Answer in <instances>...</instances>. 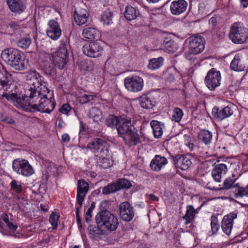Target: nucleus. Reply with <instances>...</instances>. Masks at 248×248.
I'll use <instances>...</instances> for the list:
<instances>
[{"label":"nucleus","instance_id":"1","mask_svg":"<svg viewBox=\"0 0 248 248\" xmlns=\"http://www.w3.org/2000/svg\"><path fill=\"white\" fill-rule=\"evenodd\" d=\"M16 87L12 75L0 64V97H5L12 102L17 108L26 111L33 112V98L30 96V88L25 96L21 97L13 90Z\"/></svg>","mask_w":248,"mask_h":248},{"label":"nucleus","instance_id":"2","mask_svg":"<svg viewBox=\"0 0 248 248\" xmlns=\"http://www.w3.org/2000/svg\"><path fill=\"white\" fill-rule=\"evenodd\" d=\"M16 87L12 75L0 64V97H5L12 102L17 108L26 111L33 112V98L30 96V88L25 96L21 97L13 90Z\"/></svg>","mask_w":248,"mask_h":248},{"label":"nucleus","instance_id":"3","mask_svg":"<svg viewBox=\"0 0 248 248\" xmlns=\"http://www.w3.org/2000/svg\"><path fill=\"white\" fill-rule=\"evenodd\" d=\"M32 82L30 88V96L34 102L33 112L40 111L50 113L55 107V102L52 94L48 98L50 91L45 85L42 84V77L36 71L31 73Z\"/></svg>","mask_w":248,"mask_h":248},{"label":"nucleus","instance_id":"4","mask_svg":"<svg viewBox=\"0 0 248 248\" xmlns=\"http://www.w3.org/2000/svg\"><path fill=\"white\" fill-rule=\"evenodd\" d=\"M3 61L14 69L21 71L25 69V61L21 52L13 48L4 49L1 53Z\"/></svg>","mask_w":248,"mask_h":248},{"label":"nucleus","instance_id":"5","mask_svg":"<svg viewBox=\"0 0 248 248\" xmlns=\"http://www.w3.org/2000/svg\"><path fill=\"white\" fill-rule=\"evenodd\" d=\"M95 221L101 228L110 232L115 231L119 224L117 217L107 210L98 212L96 215Z\"/></svg>","mask_w":248,"mask_h":248},{"label":"nucleus","instance_id":"6","mask_svg":"<svg viewBox=\"0 0 248 248\" xmlns=\"http://www.w3.org/2000/svg\"><path fill=\"white\" fill-rule=\"evenodd\" d=\"M248 37V30L240 22L234 23L231 27L230 39L235 44L245 42Z\"/></svg>","mask_w":248,"mask_h":248},{"label":"nucleus","instance_id":"7","mask_svg":"<svg viewBox=\"0 0 248 248\" xmlns=\"http://www.w3.org/2000/svg\"><path fill=\"white\" fill-rule=\"evenodd\" d=\"M89 184L84 180H79L77 185V202L78 206L76 207V217L78 227L82 228L81 220L79 216V210L81 207L85 195L89 190Z\"/></svg>","mask_w":248,"mask_h":248},{"label":"nucleus","instance_id":"8","mask_svg":"<svg viewBox=\"0 0 248 248\" xmlns=\"http://www.w3.org/2000/svg\"><path fill=\"white\" fill-rule=\"evenodd\" d=\"M87 148L93 152L96 157L109 153L108 143L101 139H94L88 143Z\"/></svg>","mask_w":248,"mask_h":248},{"label":"nucleus","instance_id":"9","mask_svg":"<svg viewBox=\"0 0 248 248\" xmlns=\"http://www.w3.org/2000/svg\"><path fill=\"white\" fill-rule=\"evenodd\" d=\"M12 168L17 173L25 176H31L33 173L32 167L29 162L25 159H14L12 163Z\"/></svg>","mask_w":248,"mask_h":248},{"label":"nucleus","instance_id":"10","mask_svg":"<svg viewBox=\"0 0 248 248\" xmlns=\"http://www.w3.org/2000/svg\"><path fill=\"white\" fill-rule=\"evenodd\" d=\"M205 40L200 35H194L189 38L188 51L196 55L201 53L204 49Z\"/></svg>","mask_w":248,"mask_h":248},{"label":"nucleus","instance_id":"11","mask_svg":"<svg viewBox=\"0 0 248 248\" xmlns=\"http://www.w3.org/2000/svg\"><path fill=\"white\" fill-rule=\"evenodd\" d=\"M68 53L65 44H62L58 51L53 56L55 66L60 69H62L67 62Z\"/></svg>","mask_w":248,"mask_h":248},{"label":"nucleus","instance_id":"12","mask_svg":"<svg viewBox=\"0 0 248 248\" xmlns=\"http://www.w3.org/2000/svg\"><path fill=\"white\" fill-rule=\"evenodd\" d=\"M103 48L98 42H91L83 46V53L91 58H98L101 56Z\"/></svg>","mask_w":248,"mask_h":248},{"label":"nucleus","instance_id":"13","mask_svg":"<svg viewBox=\"0 0 248 248\" xmlns=\"http://www.w3.org/2000/svg\"><path fill=\"white\" fill-rule=\"evenodd\" d=\"M143 84V79L137 76L127 77L124 79L125 88L132 92L137 93L141 91Z\"/></svg>","mask_w":248,"mask_h":248},{"label":"nucleus","instance_id":"14","mask_svg":"<svg viewBox=\"0 0 248 248\" xmlns=\"http://www.w3.org/2000/svg\"><path fill=\"white\" fill-rule=\"evenodd\" d=\"M214 165V168L212 171V175L216 182H220L222 175L227 173L230 163L227 160H218L217 163H215Z\"/></svg>","mask_w":248,"mask_h":248},{"label":"nucleus","instance_id":"15","mask_svg":"<svg viewBox=\"0 0 248 248\" xmlns=\"http://www.w3.org/2000/svg\"><path fill=\"white\" fill-rule=\"evenodd\" d=\"M220 73L215 69H211L205 78V83L209 89L212 91L219 86L221 80Z\"/></svg>","mask_w":248,"mask_h":248},{"label":"nucleus","instance_id":"16","mask_svg":"<svg viewBox=\"0 0 248 248\" xmlns=\"http://www.w3.org/2000/svg\"><path fill=\"white\" fill-rule=\"evenodd\" d=\"M119 211L121 217L125 221H130L134 217L133 207L127 202H123L120 204Z\"/></svg>","mask_w":248,"mask_h":248},{"label":"nucleus","instance_id":"17","mask_svg":"<svg viewBox=\"0 0 248 248\" xmlns=\"http://www.w3.org/2000/svg\"><path fill=\"white\" fill-rule=\"evenodd\" d=\"M116 129L121 137H124L132 129L130 118L124 116H120V120Z\"/></svg>","mask_w":248,"mask_h":248},{"label":"nucleus","instance_id":"18","mask_svg":"<svg viewBox=\"0 0 248 248\" xmlns=\"http://www.w3.org/2000/svg\"><path fill=\"white\" fill-rule=\"evenodd\" d=\"M173 162L178 168L182 170H186L191 166L192 162L190 157L185 155H177L175 156H171Z\"/></svg>","mask_w":248,"mask_h":248},{"label":"nucleus","instance_id":"19","mask_svg":"<svg viewBox=\"0 0 248 248\" xmlns=\"http://www.w3.org/2000/svg\"><path fill=\"white\" fill-rule=\"evenodd\" d=\"M62 31L58 23L54 20H51L48 24L46 30L47 35L53 40H57L61 35Z\"/></svg>","mask_w":248,"mask_h":248},{"label":"nucleus","instance_id":"20","mask_svg":"<svg viewBox=\"0 0 248 248\" xmlns=\"http://www.w3.org/2000/svg\"><path fill=\"white\" fill-rule=\"evenodd\" d=\"M237 217V214L232 213L224 217L222 221L221 228L224 232L228 235L231 233L233 224V219Z\"/></svg>","mask_w":248,"mask_h":248},{"label":"nucleus","instance_id":"21","mask_svg":"<svg viewBox=\"0 0 248 248\" xmlns=\"http://www.w3.org/2000/svg\"><path fill=\"white\" fill-rule=\"evenodd\" d=\"M187 2L185 0H178L172 2L170 9L173 15H179L184 13L186 9Z\"/></svg>","mask_w":248,"mask_h":248},{"label":"nucleus","instance_id":"22","mask_svg":"<svg viewBox=\"0 0 248 248\" xmlns=\"http://www.w3.org/2000/svg\"><path fill=\"white\" fill-rule=\"evenodd\" d=\"M232 114L233 110L229 106H227L220 110L217 107H214L212 110V115L219 120H222L227 118Z\"/></svg>","mask_w":248,"mask_h":248},{"label":"nucleus","instance_id":"23","mask_svg":"<svg viewBox=\"0 0 248 248\" xmlns=\"http://www.w3.org/2000/svg\"><path fill=\"white\" fill-rule=\"evenodd\" d=\"M7 3L10 10L18 14L24 11L26 4L22 0H7Z\"/></svg>","mask_w":248,"mask_h":248},{"label":"nucleus","instance_id":"24","mask_svg":"<svg viewBox=\"0 0 248 248\" xmlns=\"http://www.w3.org/2000/svg\"><path fill=\"white\" fill-rule=\"evenodd\" d=\"M167 163V159L165 157L156 155L150 163V167L152 170L159 171Z\"/></svg>","mask_w":248,"mask_h":248},{"label":"nucleus","instance_id":"25","mask_svg":"<svg viewBox=\"0 0 248 248\" xmlns=\"http://www.w3.org/2000/svg\"><path fill=\"white\" fill-rule=\"evenodd\" d=\"M112 156L108 153L96 157V160L98 164L103 169H108L113 165V160Z\"/></svg>","mask_w":248,"mask_h":248},{"label":"nucleus","instance_id":"26","mask_svg":"<svg viewBox=\"0 0 248 248\" xmlns=\"http://www.w3.org/2000/svg\"><path fill=\"white\" fill-rule=\"evenodd\" d=\"M123 139L125 143L129 146L136 145L140 141L139 135L133 129L124 136Z\"/></svg>","mask_w":248,"mask_h":248},{"label":"nucleus","instance_id":"27","mask_svg":"<svg viewBox=\"0 0 248 248\" xmlns=\"http://www.w3.org/2000/svg\"><path fill=\"white\" fill-rule=\"evenodd\" d=\"M89 14L87 11L79 10L75 11L74 15V19L76 23L78 25L85 24L88 18Z\"/></svg>","mask_w":248,"mask_h":248},{"label":"nucleus","instance_id":"28","mask_svg":"<svg viewBox=\"0 0 248 248\" xmlns=\"http://www.w3.org/2000/svg\"><path fill=\"white\" fill-rule=\"evenodd\" d=\"M100 227V226L98 225L96 227L90 226L88 227V230L91 237L96 241L100 240L101 236L105 233L104 231Z\"/></svg>","mask_w":248,"mask_h":248},{"label":"nucleus","instance_id":"29","mask_svg":"<svg viewBox=\"0 0 248 248\" xmlns=\"http://www.w3.org/2000/svg\"><path fill=\"white\" fill-rule=\"evenodd\" d=\"M212 137V133L207 130H202L198 134L199 140L206 145L211 143Z\"/></svg>","mask_w":248,"mask_h":248},{"label":"nucleus","instance_id":"30","mask_svg":"<svg viewBox=\"0 0 248 248\" xmlns=\"http://www.w3.org/2000/svg\"><path fill=\"white\" fill-rule=\"evenodd\" d=\"M140 15V12L133 7L129 5L125 7L124 16L128 20H134Z\"/></svg>","mask_w":248,"mask_h":248},{"label":"nucleus","instance_id":"31","mask_svg":"<svg viewBox=\"0 0 248 248\" xmlns=\"http://www.w3.org/2000/svg\"><path fill=\"white\" fill-rule=\"evenodd\" d=\"M231 68L235 71H243L245 68L244 64L241 60L240 56L236 55L231 63Z\"/></svg>","mask_w":248,"mask_h":248},{"label":"nucleus","instance_id":"32","mask_svg":"<svg viewBox=\"0 0 248 248\" xmlns=\"http://www.w3.org/2000/svg\"><path fill=\"white\" fill-rule=\"evenodd\" d=\"M82 36L88 39H94L98 37L99 32L94 28L87 27L83 30Z\"/></svg>","mask_w":248,"mask_h":248},{"label":"nucleus","instance_id":"33","mask_svg":"<svg viewBox=\"0 0 248 248\" xmlns=\"http://www.w3.org/2000/svg\"><path fill=\"white\" fill-rule=\"evenodd\" d=\"M197 211L194 208L192 205H188L186 207V211L185 216L183 217V219L186 220L185 224H189L195 218Z\"/></svg>","mask_w":248,"mask_h":248},{"label":"nucleus","instance_id":"34","mask_svg":"<svg viewBox=\"0 0 248 248\" xmlns=\"http://www.w3.org/2000/svg\"><path fill=\"white\" fill-rule=\"evenodd\" d=\"M150 124L153 129L155 137L156 138H160L163 133L160 123L157 121L153 120L151 122Z\"/></svg>","mask_w":248,"mask_h":248},{"label":"nucleus","instance_id":"35","mask_svg":"<svg viewBox=\"0 0 248 248\" xmlns=\"http://www.w3.org/2000/svg\"><path fill=\"white\" fill-rule=\"evenodd\" d=\"M120 120V116L109 115L106 119L105 124L107 126L111 128H116Z\"/></svg>","mask_w":248,"mask_h":248},{"label":"nucleus","instance_id":"36","mask_svg":"<svg viewBox=\"0 0 248 248\" xmlns=\"http://www.w3.org/2000/svg\"><path fill=\"white\" fill-rule=\"evenodd\" d=\"M56 171L57 168L55 165L54 164L49 163L48 164L46 170L43 173L42 179L45 181H47L49 177L51 175H54Z\"/></svg>","mask_w":248,"mask_h":248},{"label":"nucleus","instance_id":"37","mask_svg":"<svg viewBox=\"0 0 248 248\" xmlns=\"http://www.w3.org/2000/svg\"><path fill=\"white\" fill-rule=\"evenodd\" d=\"M101 112L97 107L92 108L89 113V117L90 118L93 119V121L98 122L101 120Z\"/></svg>","mask_w":248,"mask_h":248},{"label":"nucleus","instance_id":"38","mask_svg":"<svg viewBox=\"0 0 248 248\" xmlns=\"http://www.w3.org/2000/svg\"><path fill=\"white\" fill-rule=\"evenodd\" d=\"M163 62V59L162 57L154 58L150 61L148 64L149 68L155 70L160 68Z\"/></svg>","mask_w":248,"mask_h":248},{"label":"nucleus","instance_id":"39","mask_svg":"<svg viewBox=\"0 0 248 248\" xmlns=\"http://www.w3.org/2000/svg\"><path fill=\"white\" fill-rule=\"evenodd\" d=\"M116 185L118 190L121 189H128L132 186L131 182L127 179L122 178L117 181L116 183Z\"/></svg>","mask_w":248,"mask_h":248},{"label":"nucleus","instance_id":"40","mask_svg":"<svg viewBox=\"0 0 248 248\" xmlns=\"http://www.w3.org/2000/svg\"><path fill=\"white\" fill-rule=\"evenodd\" d=\"M113 14L109 10L105 11L101 15V21L104 24L109 25L112 23Z\"/></svg>","mask_w":248,"mask_h":248},{"label":"nucleus","instance_id":"41","mask_svg":"<svg viewBox=\"0 0 248 248\" xmlns=\"http://www.w3.org/2000/svg\"><path fill=\"white\" fill-rule=\"evenodd\" d=\"M183 115V111L181 108L178 107L174 108L173 109L171 120L175 122L179 123L181 121Z\"/></svg>","mask_w":248,"mask_h":248},{"label":"nucleus","instance_id":"42","mask_svg":"<svg viewBox=\"0 0 248 248\" xmlns=\"http://www.w3.org/2000/svg\"><path fill=\"white\" fill-rule=\"evenodd\" d=\"M118 191L115 183L108 184L104 186L102 189V193L104 195H108Z\"/></svg>","mask_w":248,"mask_h":248},{"label":"nucleus","instance_id":"43","mask_svg":"<svg viewBox=\"0 0 248 248\" xmlns=\"http://www.w3.org/2000/svg\"><path fill=\"white\" fill-rule=\"evenodd\" d=\"M45 73L49 76L54 75L56 73L55 64L51 62H47L44 65Z\"/></svg>","mask_w":248,"mask_h":248},{"label":"nucleus","instance_id":"44","mask_svg":"<svg viewBox=\"0 0 248 248\" xmlns=\"http://www.w3.org/2000/svg\"><path fill=\"white\" fill-rule=\"evenodd\" d=\"M31 42L30 38L25 37L19 40L17 42V46L23 49L29 47Z\"/></svg>","mask_w":248,"mask_h":248},{"label":"nucleus","instance_id":"45","mask_svg":"<svg viewBox=\"0 0 248 248\" xmlns=\"http://www.w3.org/2000/svg\"><path fill=\"white\" fill-rule=\"evenodd\" d=\"M154 105V102L148 97H145L143 98L140 102L141 107L144 108H152Z\"/></svg>","mask_w":248,"mask_h":248},{"label":"nucleus","instance_id":"46","mask_svg":"<svg viewBox=\"0 0 248 248\" xmlns=\"http://www.w3.org/2000/svg\"><path fill=\"white\" fill-rule=\"evenodd\" d=\"M211 227L213 234H215L218 231L219 228V225L218 224L217 217L215 216H212L211 218Z\"/></svg>","mask_w":248,"mask_h":248},{"label":"nucleus","instance_id":"47","mask_svg":"<svg viewBox=\"0 0 248 248\" xmlns=\"http://www.w3.org/2000/svg\"><path fill=\"white\" fill-rule=\"evenodd\" d=\"M245 196H248V185L245 187L238 186L237 191L235 193V198Z\"/></svg>","mask_w":248,"mask_h":248},{"label":"nucleus","instance_id":"48","mask_svg":"<svg viewBox=\"0 0 248 248\" xmlns=\"http://www.w3.org/2000/svg\"><path fill=\"white\" fill-rule=\"evenodd\" d=\"M236 179H233L231 178L226 179L223 183V189H229L231 187H235L239 186L237 184L233 185V183L235 181Z\"/></svg>","mask_w":248,"mask_h":248},{"label":"nucleus","instance_id":"49","mask_svg":"<svg viewBox=\"0 0 248 248\" xmlns=\"http://www.w3.org/2000/svg\"><path fill=\"white\" fill-rule=\"evenodd\" d=\"M11 189H13L16 193H20L23 191V187L20 184H18L17 182L13 180L10 184Z\"/></svg>","mask_w":248,"mask_h":248},{"label":"nucleus","instance_id":"50","mask_svg":"<svg viewBox=\"0 0 248 248\" xmlns=\"http://www.w3.org/2000/svg\"><path fill=\"white\" fill-rule=\"evenodd\" d=\"M59 218V216L55 214V213H52L50 215L49 221L50 224L53 226V229L54 230L56 229L58 225V220Z\"/></svg>","mask_w":248,"mask_h":248},{"label":"nucleus","instance_id":"51","mask_svg":"<svg viewBox=\"0 0 248 248\" xmlns=\"http://www.w3.org/2000/svg\"><path fill=\"white\" fill-rule=\"evenodd\" d=\"M71 110L70 106L68 104H64L60 108L59 111L62 114H68Z\"/></svg>","mask_w":248,"mask_h":248},{"label":"nucleus","instance_id":"52","mask_svg":"<svg viewBox=\"0 0 248 248\" xmlns=\"http://www.w3.org/2000/svg\"><path fill=\"white\" fill-rule=\"evenodd\" d=\"M88 95L87 94H84L82 95L78 96L77 99L78 101L81 104H85L88 102Z\"/></svg>","mask_w":248,"mask_h":248},{"label":"nucleus","instance_id":"53","mask_svg":"<svg viewBox=\"0 0 248 248\" xmlns=\"http://www.w3.org/2000/svg\"><path fill=\"white\" fill-rule=\"evenodd\" d=\"M94 68V64L92 62H85V70L87 71H92Z\"/></svg>","mask_w":248,"mask_h":248},{"label":"nucleus","instance_id":"54","mask_svg":"<svg viewBox=\"0 0 248 248\" xmlns=\"http://www.w3.org/2000/svg\"><path fill=\"white\" fill-rule=\"evenodd\" d=\"M92 209L88 208L85 217V221L86 222L88 223L91 220L92 218Z\"/></svg>","mask_w":248,"mask_h":248},{"label":"nucleus","instance_id":"55","mask_svg":"<svg viewBox=\"0 0 248 248\" xmlns=\"http://www.w3.org/2000/svg\"><path fill=\"white\" fill-rule=\"evenodd\" d=\"M173 42L171 41H168L167 42H164V48L166 51H168L169 52L171 51V49L169 48L171 46L173 45Z\"/></svg>","mask_w":248,"mask_h":248},{"label":"nucleus","instance_id":"56","mask_svg":"<svg viewBox=\"0 0 248 248\" xmlns=\"http://www.w3.org/2000/svg\"><path fill=\"white\" fill-rule=\"evenodd\" d=\"M88 95V102H90L92 101H95V99L98 98L97 94L91 93V94H87Z\"/></svg>","mask_w":248,"mask_h":248},{"label":"nucleus","instance_id":"57","mask_svg":"<svg viewBox=\"0 0 248 248\" xmlns=\"http://www.w3.org/2000/svg\"><path fill=\"white\" fill-rule=\"evenodd\" d=\"M9 26L15 30H17L20 28V25L16 22H12L9 24Z\"/></svg>","mask_w":248,"mask_h":248},{"label":"nucleus","instance_id":"58","mask_svg":"<svg viewBox=\"0 0 248 248\" xmlns=\"http://www.w3.org/2000/svg\"><path fill=\"white\" fill-rule=\"evenodd\" d=\"M6 225L8 226V228L12 231H15L17 229V226L14 225L11 222H8Z\"/></svg>","mask_w":248,"mask_h":248},{"label":"nucleus","instance_id":"59","mask_svg":"<svg viewBox=\"0 0 248 248\" xmlns=\"http://www.w3.org/2000/svg\"><path fill=\"white\" fill-rule=\"evenodd\" d=\"M4 122H6L8 124H14L15 123L14 120L12 117H8L7 116L5 119Z\"/></svg>","mask_w":248,"mask_h":248},{"label":"nucleus","instance_id":"60","mask_svg":"<svg viewBox=\"0 0 248 248\" xmlns=\"http://www.w3.org/2000/svg\"><path fill=\"white\" fill-rule=\"evenodd\" d=\"M62 140L63 142H68L70 140V137L67 134H64L62 137Z\"/></svg>","mask_w":248,"mask_h":248},{"label":"nucleus","instance_id":"61","mask_svg":"<svg viewBox=\"0 0 248 248\" xmlns=\"http://www.w3.org/2000/svg\"><path fill=\"white\" fill-rule=\"evenodd\" d=\"M217 23V18L216 17H212L209 20V23L212 24L213 26H215Z\"/></svg>","mask_w":248,"mask_h":248},{"label":"nucleus","instance_id":"62","mask_svg":"<svg viewBox=\"0 0 248 248\" xmlns=\"http://www.w3.org/2000/svg\"><path fill=\"white\" fill-rule=\"evenodd\" d=\"M149 199L152 201H157L158 200V197H156L154 194H150L149 195Z\"/></svg>","mask_w":248,"mask_h":248},{"label":"nucleus","instance_id":"63","mask_svg":"<svg viewBox=\"0 0 248 248\" xmlns=\"http://www.w3.org/2000/svg\"><path fill=\"white\" fill-rule=\"evenodd\" d=\"M85 124L83 121L80 122V132L85 130Z\"/></svg>","mask_w":248,"mask_h":248},{"label":"nucleus","instance_id":"64","mask_svg":"<svg viewBox=\"0 0 248 248\" xmlns=\"http://www.w3.org/2000/svg\"><path fill=\"white\" fill-rule=\"evenodd\" d=\"M242 5L246 8L248 6V0H240Z\"/></svg>","mask_w":248,"mask_h":248}]
</instances>
